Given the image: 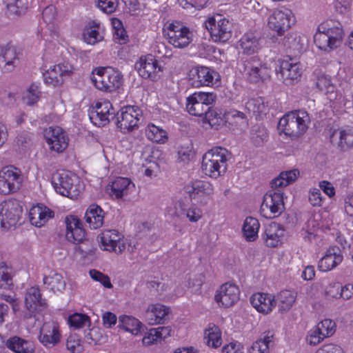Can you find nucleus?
I'll return each instance as SVG.
<instances>
[{"label": "nucleus", "instance_id": "obj_1", "mask_svg": "<svg viewBox=\"0 0 353 353\" xmlns=\"http://www.w3.org/2000/svg\"><path fill=\"white\" fill-rule=\"evenodd\" d=\"M299 175V171L294 169L284 171L271 183V188L274 190L268 192L263 196L261 206V212L267 218H274L279 216L285 210L283 202V193L277 188L285 187L296 181Z\"/></svg>", "mask_w": 353, "mask_h": 353}, {"label": "nucleus", "instance_id": "obj_2", "mask_svg": "<svg viewBox=\"0 0 353 353\" xmlns=\"http://www.w3.org/2000/svg\"><path fill=\"white\" fill-rule=\"evenodd\" d=\"M66 225L65 237L67 240L74 244L82 243L75 248L83 257L93 255L95 249L92 247V242L86 238L85 230L83 228L82 222L76 216H68L65 219Z\"/></svg>", "mask_w": 353, "mask_h": 353}, {"label": "nucleus", "instance_id": "obj_3", "mask_svg": "<svg viewBox=\"0 0 353 353\" xmlns=\"http://www.w3.org/2000/svg\"><path fill=\"white\" fill-rule=\"evenodd\" d=\"M229 152L223 148L217 147L208 151L203 157L201 168L208 176L216 179L223 175L227 170Z\"/></svg>", "mask_w": 353, "mask_h": 353}, {"label": "nucleus", "instance_id": "obj_4", "mask_svg": "<svg viewBox=\"0 0 353 353\" xmlns=\"http://www.w3.org/2000/svg\"><path fill=\"white\" fill-rule=\"evenodd\" d=\"M310 118L305 111H294L284 115L279 121L278 128L286 136L297 138L307 129Z\"/></svg>", "mask_w": 353, "mask_h": 353}, {"label": "nucleus", "instance_id": "obj_5", "mask_svg": "<svg viewBox=\"0 0 353 353\" xmlns=\"http://www.w3.org/2000/svg\"><path fill=\"white\" fill-rule=\"evenodd\" d=\"M22 205L19 200L10 199L0 203V225L6 231L14 230L19 225Z\"/></svg>", "mask_w": 353, "mask_h": 353}, {"label": "nucleus", "instance_id": "obj_6", "mask_svg": "<svg viewBox=\"0 0 353 353\" xmlns=\"http://www.w3.org/2000/svg\"><path fill=\"white\" fill-rule=\"evenodd\" d=\"M96 70L92 80L97 89L111 92L122 85L123 76L119 71L112 68H99Z\"/></svg>", "mask_w": 353, "mask_h": 353}, {"label": "nucleus", "instance_id": "obj_7", "mask_svg": "<svg viewBox=\"0 0 353 353\" xmlns=\"http://www.w3.org/2000/svg\"><path fill=\"white\" fill-rule=\"evenodd\" d=\"M77 182L78 179L66 172H57L52 177L56 192L70 199L77 198L81 192L80 185Z\"/></svg>", "mask_w": 353, "mask_h": 353}, {"label": "nucleus", "instance_id": "obj_8", "mask_svg": "<svg viewBox=\"0 0 353 353\" xmlns=\"http://www.w3.org/2000/svg\"><path fill=\"white\" fill-rule=\"evenodd\" d=\"M22 185L20 169L7 166L0 170V193L8 195L17 192Z\"/></svg>", "mask_w": 353, "mask_h": 353}, {"label": "nucleus", "instance_id": "obj_9", "mask_svg": "<svg viewBox=\"0 0 353 353\" xmlns=\"http://www.w3.org/2000/svg\"><path fill=\"white\" fill-rule=\"evenodd\" d=\"M21 63L20 48L16 45L9 43L0 44V68L2 73L14 71Z\"/></svg>", "mask_w": 353, "mask_h": 353}, {"label": "nucleus", "instance_id": "obj_10", "mask_svg": "<svg viewBox=\"0 0 353 353\" xmlns=\"http://www.w3.org/2000/svg\"><path fill=\"white\" fill-rule=\"evenodd\" d=\"M212 39L216 42H225L232 37V26L226 19H210L205 23Z\"/></svg>", "mask_w": 353, "mask_h": 353}, {"label": "nucleus", "instance_id": "obj_11", "mask_svg": "<svg viewBox=\"0 0 353 353\" xmlns=\"http://www.w3.org/2000/svg\"><path fill=\"white\" fill-rule=\"evenodd\" d=\"M292 17V12L289 9L275 10L268 18V27L281 36L291 27Z\"/></svg>", "mask_w": 353, "mask_h": 353}, {"label": "nucleus", "instance_id": "obj_12", "mask_svg": "<svg viewBox=\"0 0 353 353\" xmlns=\"http://www.w3.org/2000/svg\"><path fill=\"white\" fill-rule=\"evenodd\" d=\"M141 112L138 108L126 106L122 108L117 114V125L121 131L132 130L138 125Z\"/></svg>", "mask_w": 353, "mask_h": 353}, {"label": "nucleus", "instance_id": "obj_13", "mask_svg": "<svg viewBox=\"0 0 353 353\" xmlns=\"http://www.w3.org/2000/svg\"><path fill=\"white\" fill-rule=\"evenodd\" d=\"M72 71L73 66L69 63H59L43 72L44 82L53 86L61 85Z\"/></svg>", "mask_w": 353, "mask_h": 353}, {"label": "nucleus", "instance_id": "obj_14", "mask_svg": "<svg viewBox=\"0 0 353 353\" xmlns=\"http://www.w3.org/2000/svg\"><path fill=\"white\" fill-rule=\"evenodd\" d=\"M114 110L109 101L97 102L90 112L92 122L99 126L108 124L111 119L114 118Z\"/></svg>", "mask_w": 353, "mask_h": 353}, {"label": "nucleus", "instance_id": "obj_15", "mask_svg": "<svg viewBox=\"0 0 353 353\" xmlns=\"http://www.w3.org/2000/svg\"><path fill=\"white\" fill-rule=\"evenodd\" d=\"M100 239L104 250L121 254L125 249L123 236L116 230H104Z\"/></svg>", "mask_w": 353, "mask_h": 353}, {"label": "nucleus", "instance_id": "obj_16", "mask_svg": "<svg viewBox=\"0 0 353 353\" xmlns=\"http://www.w3.org/2000/svg\"><path fill=\"white\" fill-rule=\"evenodd\" d=\"M240 290L237 285L225 283L221 285L216 291L214 299L219 305L230 307L234 305L239 299Z\"/></svg>", "mask_w": 353, "mask_h": 353}, {"label": "nucleus", "instance_id": "obj_17", "mask_svg": "<svg viewBox=\"0 0 353 353\" xmlns=\"http://www.w3.org/2000/svg\"><path fill=\"white\" fill-rule=\"evenodd\" d=\"M283 45L288 54L286 59L296 61L305 50L307 41L304 36L290 34L284 38Z\"/></svg>", "mask_w": 353, "mask_h": 353}, {"label": "nucleus", "instance_id": "obj_18", "mask_svg": "<svg viewBox=\"0 0 353 353\" xmlns=\"http://www.w3.org/2000/svg\"><path fill=\"white\" fill-rule=\"evenodd\" d=\"M44 137L50 148L57 152H62L68 145V138L62 128L59 126L49 127L44 130Z\"/></svg>", "mask_w": 353, "mask_h": 353}, {"label": "nucleus", "instance_id": "obj_19", "mask_svg": "<svg viewBox=\"0 0 353 353\" xmlns=\"http://www.w3.org/2000/svg\"><path fill=\"white\" fill-rule=\"evenodd\" d=\"M139 74L144 79H150L156 81L159 77L158 74L163 71L158 61L151 54L146 56L144 59L141 58L139 62L135 64Z\"/></svg>", "mask_w": 353, "mask_h": 353}, {"label": "nucleus", "instance_id": "obj_20", "mask_svg": "<svg viewBox=\"0 0 353 353\" xmlns=\"http://www.w3.org/2000/svg\"><path fill=\"white\" fill-rule=\"evenodd\" d=\"M297 60L283 59L279 61V70L276 69V71L277 74H281L283 83L286 85L293 84L301 75L302 69Z\"/></svg>", "mask_w": 353, "mask_h": 353}, {"label": "nucleus", "instance_id": "obj_21", "mask_svg": "<svg viewBox=\"0 0 353 353\" xmlns=\"http://www.w3.org/2000/svg\"><path fill=\"white\" fill-rule=\"evenodd\" d=\"M185 191L189 195L191 200H195L201 205L207 204L208 201L205 199L199 200L202 196H210L214 193L212 185L204 181L196 180L185 186Z\"/></svg>", "mask_w": 353, "mask_h": 353}, {"label": "nucleus", "instance_id": "obj_22", "mask_svg": "<svg viewBox=\"0 0 353 353\" xmlns=\"http://www.w3.org/2000/svg\"><path fill=\"white\" fill-rule=\"evenodd\" d=\"M244 69L249 81L254 83L263 81L268 74L256 57H252L244 61Z\"/></svg>", "mask_w": 353, "mask_h": 353}, {"label": "nucleus", "instance_id": "obj_23", "mask_svg": "<svg viewBox=\"0 0 353 353\" xmlns=\"http://www.w3.org/2000/svg\"><path fill=\"white\" fill-rule=\"evenodd\" d=\"M40 342L47 347H52L60 341L58 324L54 321L44 323L40 328Z\"/></svg>", "mask_w": 353, "mask_h": 353}, {"label": "nucleus", "instance_id": "obj_24", "mask_svg": "<svg viewBox=\"0 0 353 353\" xmlns=\"http://www.w3.org/2000/svg\"><path fill=\"white\" fill-rule=\"evenodd\" d=\"M192 72V78L191 84L195 88L212 85L214 79H217L219 77L217 72L204 66L197 67Z\"/></svg>", "mask_w": 353, "mask_h": 353}, {"label": "nucleus", "instance_id": "obj_25", "mask_svg": "<svg viewBox=\"0 0 353 353\" xmlns=\"http://www.w3.org/2000/svg\"><path fill=\"white\" fill-rule=\"evenodd\" d=\"M54 212L43 204L33 206L29 212V220L32 225L40 228L45 225L49 219H52Z\"/></svg>", "mask_w": 353, "mask_h": 353}, {"label": "nucleus", "instance_id": "obj_26", "mask_svg": "<svg viewBox=\"0 0 353 353\" xmlns=\"http://www.w3.org/2000/svg\"><path fill=\"white\" fill-rule=\"evenodd\" d=\"M250 303L262 314L270 313L276 305L275 297L271 294L257 293L250 297Z\"/></svg>", "mask_w": 353, "mask_h": 353}, {"label": "nucleus", "instance_id": "obj_27", "mask_svg": "<svg viewBox=\"0 0 353 353\" xmlns=\"http://www.w3.org/2000/svg\"><path fill=\"white\" fill-rule=\"evenodd\" d=\"M169 307L157 303L150 305L145 312V318L150 325L162 324L169 314Z\"/></svg>", "mask_w": 353, "mask_h": 353}, {"label": "nucleus", "instance_id": "obj_28", "mask_svg": "<svg viewBox=\"0 0 353 353\" xmlns=\"http://www.w3.org/2000/svg\"><path fill=\"white\" fill-rule=\"evenodd\" d=\"M283 226L276 222H272L265 228L264 232V240L266 245L270 248H275L281 244V238L284 234Z\"/></svg>", "mask_w": 353, "mask_h": 353}, {"label": "nucleus", "instance_id": "obj_29", "mask_svg": "<svg viewBox=\"0 0 353 353\" xmlns=\"http://www.w3.org/2000/svg\"><path fill=\"white\" fill-rule=\"evenodd\" d=\"M131 185L134 187L128 178L117 177L108 186L107 190L111 197L120 199L128 194Z\"/></svg>", "mask_w": 353, "mask_h": 353}, {"label": "nucleus", "instance_id": "obj_30", "mask_svg": "<svg viewBox=\"0 0 353 353\" xmlns=\"http://www.w3.org/2000/svg\"><path fill=\"white\" fill-rule=\"evenodd\" d=\"M339 251V248L337 247L328 249L325 256L319 262V270L327 272L341 263L343 261V256L338 253Z\"/></svg>", "mask_w": 353, "mask_h": 353}, {"label": "nucleus", "instance_id": "obj_31", "mask_svg": "<svg viewBox=\"0 0 353 353\" xmlns=\"http://www.w3.org/2000/svg\"><path fill=\"white\" fill-rule=\"evenodd\" d=\"M25 303L26 310L31 312H36L39 307L41 308L47 307L46 300L41 299L40 290L38 287H31L27 290Z\"/></svg>", "mask_w": 353, "mask_h": 353}, {"label": "nucleus", "instance_id": "obj_32", "mask_svg": "<svg viewBox=\"0 0 353 353\" xmlns=\"http://www.w3.org/2000/svg\"><path fill=\"white\" fill-rule=\"evenodd\" d=\"M104 215L105 212L100 206L92 204L85 212V219L91 229H97L103 225Z\"/></svg>", "mask_w": 353, "mask_h": 353}, {"label": "nucleus", "instance_id": "obj_33", "mask_svg": "<svg viewBox=\"0 0 353 353\" xmlns=\"http://www.w3.org/2000/svg\"><path fill=\"white\" fill-rule=\"evenodd\" d=\"M331 142L336 143L342 151L351 148L353 146V128L334 132Z\"/></svg>", "mask_w": 353, "mask_h": 353}, {"label": "nucleus", "instance_id": "obj_34", "mask_svg": "<svg viewBox=\"0 0 353 353\" xmlns=\"http://www.w3.org/2000/svg\"><path fill=\"white\" fill-rule=\"evenodd\" d=\"M274 334L268 331L263 333L260 338L253 343L250 353H269V348L273 345Z\"/></svg>", "mask_w": 353, "mask_h": 353}, {"label": "nucleus", "instance_id": "obj_35", "mask_svg": "<svg viewBox=\"0 0 353 353\" xmlns=\"http://www.w3.org/2000/svg\"><path fill=\"white\" fill-rule=\"evenodd\" d=\"M239 42L243 52L247 54L257 52L261 47L259 38L252 32L245 34Z\"/></svg>", "mask_w": 353, "mask_h": 353}, {"label": "nucleus", "instance_id": "obj_36", "mask_svg": "<svg viewBox=\"0 0 353 353\" xmlns=\"http://www.w3.org/2000/svg\"><path fill=\"white\" fill-rule=\"evenodd\" d=\"M167 36L170 44L175 48H183L191 42L192 34L189 28H187L176 33H167Z\"/></svg>", "mask_w": 353, "mask_h": 353}, {"label": "nucleus", "instance_id": "obj_37", "mask_svg": "<svg viewBox=\"0 0 353 353\" xmlns=\"http://www.w3.org/2000/svg\"><path fill=\"white\" fill-rule=\"evenodd\" d=\"M296 298V293L290 290H283L277 294L275 299L276 304H278L279 311L281 313L289 311L294 303Z\"/></svg>", "mask_w": 353, "mask_h": 353}, {"label": "nucleus", "instance_id": "obj_38", "mask_svg": "<svg viewBox=\"0 0 353 353\" xmlns=\"http://www.w3.org/2000/svg\"><path fill=\"white\" fill-rule=\"evenodd\" d=\"M16 272L12 267L0 265V288L13 290L15 282Z\"/></svg>", "mask_w": 353, "mask_h": 353}, {"label": "nucleus", "instance_id": "obj_39", "mask_svg": "<svg viewBox=\"0 0 353 353\" xmlns=\"http://www.w3.org/2000/svg\"><path fill=\"white\" fill-rule=\"evenodd\" d=\"M204 341L210 347L216 348L222 343L221 332L215 325H210L205 330Z\"/></svg>", "mask_w": 353, "mask_h": 353}, {"label": "nucleus", "instance_id": "obj_40", "mask_svg": "<svg viewBox=\"0 0 353 353\" xmlns=\"http://www.w3.org/2000/svg\"><path fill=\"white\" fill-rule=\"evenodd\" d=\"M245 109L256 117L265 114L268 110V107L264 99L261 97L253 98L249 99L245 105Z\"/></svg>", "mask_w": 353, "mask_h": 353}, {"label": "nucleus", "instance_id": "obj_41", "mask_svg": "<svg viewBox=\"0 0 353 353\" xmlns=\"http://www.w3.org/2000/svg\"><path fill=\"white\" fill-rule=\"evenodd\" d=\"M259 221L253 217L248 216L245 219L243 226V235L248 241H254L258 236L259 229Z\"/></svg>", "mask_w": 353, "mask_h": 353}, {"label": "nucleus", "instance_id": "obj_42", "mask_svg": "<svg viewBox=\"0 0 353 353\" xmlns=\"http://www.w3.org/2000/svg\"><path fill=\"white\" fill-rule=\"evenodd\" d=\"M145 135L153 142L163 143L168 139L167 132L162 128L150 123L145 129Z\"/></svg>", "mask_w": 353, "mask_h": 353}, {"label": "nucleus", "instance_id": "obj_43", "mask_svg": "<svg viewBox=\"0 0 353 353\" xmlns=\"http://www.w3.org/2000/svg\"><path fill=\"white\" fill-rule=\"evenodd\" d=\"M186 109L191 115L203 117V114L209 110V107L203 105L190 95L187 98Z\"/></svg>", "mask_w": 353, "mask_h": 353}, {"label": "nucleus", "instance_id": "obj_44", "mask_svg": "<svg viewBox=\"0 0 353 353\" xmlns=\"http://www.w3.org/2000/svg\"><path fill=\"white\" fill-rule=\"evenodd\" d=\"M314 41L319 49L327 50V48L333 49L329 37L325 32V25L321 24L318 28V32L314 36Z\"/></svg>", "mask_w": 353, "mask_h": 353}, {"label": "nucleus", "instance_id": "obj_45", "mask_svg": "<svg viewBox=\"0 0 353 353\" xmlns=\"http://www.w3.org/2000/svg\"><path fill=\"white\" fill-rule=\"evenodd\" d=\"M268 138V131L264 126L255 125L250 131V139L256 147L263 145Z\"/></svg>", "mask_w": 353, "mask_h": 353}, {"label": "nucleus", "instance_id": "obj_46", "mask_svg": "<svg viewBox=\"0 0 353 353\" xmlns=\"http://www.w3.org/2000/svg\"><path fill=\"white\" fill-rule=\"evenodd\" d=\"M41 315L36 312H31L26 310L23 311V325H26V329L31 332L34 329L37 330L41 328Z\"/></svg>", "mask_w": 353, "mask_h": 353}, {"label": "nucleus", "instance_id": "obj_47", "mask_svg": "<svg viewBox=\"0 0 353 353\" xmlns=\"http://www.w3.org/2000/svg\"><path fill=\"white\" fill-rule=\"evenodd\" d=\"M327 26V28L325 26V32L330 37L332 48H336L340 46L344 34L342 26L341 23L337 22L334 26L330 27L329 25Z\"/></svg>", "mask_w": 353, "mask_h": 353}, {"label": "nucleus", "instance_id": "obj_48", "mask_svg": "<svg viewBox=\"0 0 353 353\" xmlns=\"http://www.w3.org/2000/svg\"><path fill=\"white\" fill-rule=\"evenodd\" d=\"M43 283L48 285L54 292L62 291L65 288V281L62 275L59 273H53L45 276Z\"/></svg>", "mask_w": 353, "mask_h": 353}, {"label": "nucleus", "instance_id": "obj_49", "mask_svg": "<svg viewBox=\"0 0 353 353\" xmlns=\"http://www.w3.org/2000/svg\"><path fill=\"white\" fill-rule=\"evenodd\" d=\"M41 96V92L39 84L32 83L28 88L26 95L23 97V101L27 105L32 106L35 105Z\"/></svg>", "mask_w": 353, "mask_h": 353}, {"label": "nucleus", "instance_id": "obj_50", "mask_svg": "<svg viewBox=\"0 0 353 353\" xmlns=\"http://www.w3.org/2000/svg\"><path fill=\"white\" fill-rule=\"evenodd\" d=\"M330 288L337 290L336 294L332 295L335 299L342 298L344 300H349L353 296V285L351 283L342 286L339 283H336Z\"/></svg>", "mask_w": 353, "mask_h": 353}, {"label": "nucleus", "instance_id": "obj_51", "mask_svg": "<svg viewBox=\"0 0 353 353\" xmlns=\"http://www.w3.org/2000/svg\"><path fill=\"white\" fill-rule=\"evenodd\" d=\"M86 341L92 345H101L106 341V336H103L102 330L97 327L91 328L85 335Z\"/></svg>", "mask_w": 353, "mask_h": 353}, {"label": "nucleus", "instance_id": "obj_52", "mask_svg": "<svg viewBox=\"0 0 353 353\" xmlns=\"http://www.w3.org/2000/svg\"><path fill=\"white\" fill-rule=\"evenodd\" d=\"M119 321L121 323V327L132 334H137L141 330V322L134 318L123 316L119 318Z\"/></svg>", "mask_w": 353, "mask_h": 353}, {"label": "nucleus", "instance_id": "obj_53", "mask_svg": "<svg viewBox=\"0 0 353 353\" xmlns=\"http://www.w3.org/2000/svg\"><path fill=\"white\" fill-rule=\"evenodd\" d=\"M323 339L330 336L335 332V323L331 319H324L316 326Z\"/></svg>", "mask_w": 353, "mask_h": 353}, {"label": "nucleus", "instance_id": "obj_54", "mask_svg": "<svg viewBox=\"0 0 353 353\" xmlns=\"http://www.w3.org/2000/svg\"><path fill=\"white\" fill-rule=\"evenodd\" d=\"M316 85L325 94L332 93L334 90V86L330 77L326 74H322L317 78Z\"/></svg>", "mask_w": 353, "mask_h": 353}, {"label": "nucleus", "instance_id": "obj_55", "mask_svg": "<svg viewBox=\"0 0 353 353\" xmlns=\"http://www.w3.org/2000/svg\"><path fill=\"white\" fill-rule=\"evenodd\" d=\"M68 322L70 326L76 329L81 328L85 325L87 323H90L88 316L83 314L75 313L69 316Z\"/></svg>", "mask_w": 353, "mask_h": 353}, {"label": "nucleus", "instance_id": "obj_56", "mask_svg": "<svg viewBox=\"0 0 353 353\" xmlns=\"http://www.w3.org/2000/svg\"><path fill=\"white\" fill-rule=\"evenodd\" d=\"M192 96L207 107H212L211 105L216 99V95L209 92H196L193 93Z\"/></svg>", "mask_w": 353, "mask_h": 353}, {"label": "nucleus", "instance_id": "obj_57", "mask_svg": "<svg viewBox=\"0 0 353 353\" xmlns=\"http://www.w3.org/2000/svg\"><path fill=\"white\" fill-rule=\"evenodd\" d=\"M66 346L72 353H81L83 351V346L79 337L76 335H70L68 340Z\"/></svg>", "mask_w": 353, "mask_h": 353}, {"label": "nucleus", "instance_id": "obj_58", "mask_svg": "<svg viewBox=\"0 0 353 353\" xmlns=\"http://www.w3.org/2000/svg\"><path fill=\"white\" fill-rule=\"evenodd\" d=\"M99 27H90L83 34L84 40L87 43L94 45L101 39L99 32Z\"/></svg>", "mask_w": 353, "mask_h": 353}, {"label": "nucleus", "instance_id": "obj_59", "mask_svg": "<svg viewBox=\"0 0 353 353\" xmlns=\"http://www.w3.org/2000/svg\"><path fill=\"white\" fill-rule=\"evenodd\" d=\"M90 275L93 280L100 282L105 288H112L113 287L108 275L96 270H90Z\"/></svg>", "mask_w": 353, "mask_h": 353}, {"label": "nucleus", "instance_id": "obj_60", "mask_svg": "<svg viewBox=\"0 0 353 353\" xmlns=\"http://www.w3.org/2000/svg\"><path fill=\"white\" fill-rule=\"evenodd\" d=\"M98 7L104 12L111 14L118 6V0H97Z\"/></svg>", "mask_w": 353, "mask_h": 353}, {"label": "nucleus", "instance_id": "obj_61", "mask_svg": "<svg viewBox=\"0 0 353 353\" xmlns=\"http://www.w3.org/2000/svg\"><path fill=\"white\" fill-rule=\"evenodd\" d=\"M6 347L14 353H22V339L19 336H12L6 341Z\"/></svg>", "mask_w": 353, "mask_h": 353}, {"label": "nucleus", "instance_id": "obj_62", "mask_svg": "<svg viewBox=\"0 0 353 353\" xmlns=\"http://www.w3.org/2000/svg\"><path fill=\"white\" fill-rule=\"evenodd\" d=\"M308 201L312 206H321L323 201L321 190L318 188L310 189Z\"/></svg>", "mask_w": 353, "mask_h": 353}, {"label": "nucleus", "instance_id": "obj_63", "mask_svg": "<svg viewBox=\"0 0 353 353\" xmlns=\"http://www.w3.org/2000/svg\"><path fill=\"white\" fill-rule=\"evenodd\" d=\"M172 328L170 326H161L150 329V334L157 335L159 339H165L171 335Z\"/></svg>", "mask_w": 353, "mask_h": 353}, {"label": "nucleus", "instance_id": "obj_64", "mask_svg": "<svg viewBox=\"0 0 353 353\" xmlns=\"http://www.w3.org/2000/svg\"><path fill=\"white\" fill-rule=\"evenodd\" d=\"M221 353H243L241 345L237 342H231L223 346Z\"/></svg>", "mask_w": 353, "mask_h": 353}]
</instances>
